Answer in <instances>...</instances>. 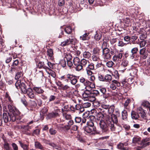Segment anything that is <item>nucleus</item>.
Here are the masks:
<instances>
[{"instance_id": "1", "label": "nucleus", "mask_w": 150, "mask_h": 150, "mask_svg": "<svg viewBox=\"0 0 150 150\" xmlns=\"http://www.w3.org/2000/svg\"><path fill=\"white\" fill-rule=\"evenodd\" d=\"M8 108L9 111L8 115L5 112L3 113L2 115H0V126L2 125L3 122L6 123L10 121L14 122L18 118L19 114L18 110L10 105H8Z\"/></svg>"}, {"instance_id": "2", "label": "nucleus", "mask_w": 150, "mask_h": 150, "mask_svg": "<svg viewBox=\"0 0 150 150\" xmlns=\"http://www.w3.org/2000/svg\"><path fill=\"white\" fill-rule=\"evenodd\" d=\"M97 93H98L97 91H95L91 92L88 91H85L82 95L84 100L93 102L96 100L95 97Z\"/></svg>"}, {"instance_id": "3", "label": "nucleus", "mask_w": 150, "mask_h": 150, "mask_svg": "<svg viewBox=\"0 0 150 150\" xmlns=\"http://www.w3.org/2000/svg\"><path fill=\"white\" fill-rule=\"evenodd\" d=\"M105 120L111 131L115 130L114 124L117 123V116L114 114H112L111 118L107 115L105 117Z\"/></svg>"}, {"instance_id": "4", "label": "nucleus", "mask_w": 150, "mask_h": 150, "mask_svg": "<svg viewBox=\"0 0 150 150\" xmlns=\"http://www.w3.org/2000/svg\"><path fill=\"white\" fill-rule=\"evenodd\" d=\"M15 86L17 89H20L23 93H25L27 89L24 83L21 82L20 80H18L15 83Z\"/></svg>"}, {"instance_id": "5", "label": "nucleus", "mask_w": 150, "mask_h": 150, "mask_svg": "<svg viewBox=\"0 0 150 150\" xmlns=\"http://www.w3.org/2000/svg\"><path fill=\"white\" fill-rule=\"evenodd\" d=\"M110 52V50L108 48L105 47L103 48L102 57L103 60H105L110 58L111 55Z\"/></svg>"}, {"instance_id": "6", "label": "nucleus", "mask_w": 150, "mask_h": 150, "mask_svg": "<svg viewBox=\"0 0 150 150\" xmlns=\"http://www.w3.org/2000/svg\"><path fill=\"white\" fill-rule=\"evenodd\" d=\"M88 126L85 127L84 130L87 131L88 130L90 131H96V128L94 126V123L92 120H90L87 122Z\"/></svg>"}, {"instance_id": "7", "label": "nucleus", "mask_w": 150, "mask_h": 150, "mask_svg": "<svg viewBox=\"0 0 150 150\" xmlns=\"http://www.w3.org/2000/svg\"><path fill=\"white\" fill-rule=\"evenodd\" d=\"M73 61L74 64L75 66V68L76 71H79L82 69V66L80 64L81 61L79 58H74Z\"/></svg>"}, {"instance_id": "8", "label": "nucleus", "mask_w": 150, "mask_h": 150, "mask_svg": "<svg viewBox=\"0 0 150 150\" xmlns=\"http://www.w3.org/2000/svg\"><path fill=\"white\" fill-rule=\"evenodd\" d=\"M139 54L140 59L142 60L146 59L148 55L147 51L145 48H143L140 50Z\"/></svg>"}, {"instance_id": "9", "label": "nucleus", "mask_w": 150, "mask_h": 150, "mask_svg": "<svg viewBox=\"0 0 150 150\" xmlns=\"http://www.w3.org/2000/svg\"><path fill=\"white\" fill-rule=\"evenodd\" d=\"M149 140V139L148 138H146L142 140L139 147L140 149H142L149 145L150 144V142H148Z\"/></svg>"}, {"instance_id": "10", "label": "nucleus", "mask_w": 150, "mask_h": 150, "mask_svg": "<svg viewBox=\"0 0 150 150\" xmlns=\"http://www.w3.org/2000/svg\"><path fill=\"white\" fill-rule=\"evenodd\" d=\"M122 54L121 52H120L113 56L112 59L115 62L120 61L122 57Z\"/></svg>"}, {"instance_id": "11", "label": "nucleus", "mask_w": 150, "mask_h": 150, "mask_svg": "<svg viewBox=\"0 0 150 150\" xmlns=\"http://www.w3.org/2000/svg\"><path fill=\"white\" fill-rule=\"evenodd\" d=\"M59 112L60 111L59 110H57L54 112H52L49 113L48 115V116L50 118L56 117L59 116Z\"/></svg>"}, {"instance_id": "12", "label": "nucleus", "mask_w": 150, "mask_h": 150, "mask_svg": "<svg viewBox=\"0 0 150 150\" xmlns=\"http://www.w3.org/2000/svg\"><path fill=\"white\" fill-rule=\"evenodd\" d=\"M26 93L28 97L30 98L33 99L35 97V95L33 92L32 89L30 88H28L26 90V92L25 93Z\"/></svg>"}, {"instance_id": "13", "label": "nucleus", "mask_w": 150, "mask_h": 150, "mask_svg": "<svg viewBox=\"0 0 150 150\" xmlns=\"http://www.w3.org/2000/svg\"><path fill=\"white\" fill-rule=\"evenodd\" d=\"M99 125L100 128L103 130L106 131L108 129V127L106 123L102 120H100L99 122Z\"/></svg>"}, {"instance_id": "14", "label": "nucleus", "mask_w": 150, "mask_h": 150, "mask_svg": "<svg viewBox=\"0 0 150 150\" xmlns=\"http://www.w3.org/2000/svg\"><path fill=\"white\" fill-rule=\"evenodd\" d=\"M141 141V138L138 136H136L133 138L132 139V143L139 145Z\"/></svg>"}, {"instance_id": "15", "label": "nucleus", "mask_w": 150, "mask_h": 150, "mask_svg": "<svg viewBox=\"0 0 150 150\" xmlns=\"http://www.w3.org/2000/svg\"><path fill=\"white\" fill-rule=\"evenodd\" d=\"M47 55L49 59L53 60L54 59L53 50L51 49H48L47 51Z\"/></svg>"}, {"instance_id": "16", "label": "nucleus", "mask_w": 150, "mask_h": 150, "mask_svg": "<svg viewBox=\"0 0 150 150\" xmlns=\"http://www.w3.org/2000/svg\"><path fill=\"white\" fill-rule=\"evenodd\" d=\"M79 81L80 82L83 83L84 85H89L91 84V82L87 80H85L83 77H81L79 78Z\"/></svg>"}, {"instance_id": "17", "label": "nucleus", "mask_w": 150, "mask_h": 150, "mask_svg": "<svg viewBox=\"0 0 150 150\" xmlns=\"http://www.w3.org/2000/svg\"><path fill=\"white\" fill-rule=\"evenodd\" d=\"M30 128V127L28 125H17L15 126V128L16 130H17L18 129H23L25 130H29V129Z\"/></svg>"}, {"instance_id": "18", "label": "nucleus", "mask_w": 150, "mask_h": 150, "mask_svg": "<svg viewBox=\"0 0 150 150\" xmlns=\"http://www.w3.org/2000/svg\"><path fill=\"white\" fill-rule=\"evenodd\" d=\"M73 122L72 120H70L68 123V125H61L60 127L64 130H67L69 128V126L73 124Z\"/></svg>"}, {"instance_id": "19", "label": "nucleus", "mask_w": 150, "mask_h": 150, "mask_svg": "<svg viewBox=\"0 0 150 150\" xmlns=\"http://www.w3.org/2000/svg\"><path fill=\"white\" fill-rule=\"evenodd\" d=\"M80 64L82 66V69L83 67H85L87 66L89 62L88 60H86L85 59H82L81 60Z\"/></svg>"}, {"instance_id": "20", "label": "nucleus", "mask_w": 150, "mask_h": 150, "mask_svg": "<svg viewBox=\"0 0 150 150\" xmlns=\"http://www.w3.org/2000/svg\"><path fill=\"white\" fill-rule=\"evenodd\" d=\"M131 115L132 118L134 119H139V115L138 113H137L134 111H132L131 113Z\"/></svg>"}, {"instance_id": "21", "label": "nucleus", "mask_w": 150, "mask_h": 150, "mask_svg": "<svg viewBox=\"0 0 150 150\" xmlns=\"http://www.w3.org/2000/svg\"><path fill=\"white\" fill-rule=\"evenodd\" d=\"M89 33H86L81 36H80V39L82 41L87 40H88L89 38L88 37Z\"/></svg>"}, {"instance_id": "22", "label": "nucleus", "mask_w": 150, "mask_h": 150, "mask_svg": "<svg viewBox=\"0 0 150 150\" xmlns=\"http://www.w3.org/2000/svg\"><path fill=\"white\" fill-rule=\"evenodd\" d=\"M138 50V48L137 47H134L131 50V52L132 54V55L130 57V58L131 59H133L134 58V54H136Z\"/></svg>"}, {"instance_id": "23", "label": "nucleus", "mask_w": 150, "mask_h": 150, "mask_svg": "<svg viewBox=\"0 0 150 150\" xmlns=\"http://www.w3.org/2000/svg\"><path fill=\"white\" fill-rule=\"evenodd\" d=\"M33 89L35 92L38 94L42 93L44 92V91L40 87H34Z\"/></svg>"}, {"instance_id": "24", "label": "nucleus", "mask_w": 150, "mask_h": 150, "mask_svg": "<svg viewBox=\"0 0 150 150\" xmlns=\"http://www.w3.org/2000/svg\"><path fill=\"white\" fill-rule=\"evenodd\" d=\"M64 30L65 33L68 34H71L72 31L71 27L70 26L66 27Z\"/></svg>"}, {"instance_id": "25", "label": "nucleus", "mask_w": 150, "mask_h": 150, "mask_svg": "<svg viewBox=\"0 0 150 150\" xmlns=\"http://www.w3.org/2000/svg\"><path fill=\"white\" fill-rule=\"evenodd\" d=\"M35 146L36 149H43L42 146L38 142H35Z\"/></svg>"}, {"instance_id": "26", "label": "nucleus", "mask_w": 150, "mask_h": 150, "mask_svg": "<svg viewBox=\"0 0 150 150\" xmlns=\"http://www.w3.org/2000/svg\"><path fill=\"white\" fill-rule=\"evenodd\" d=\"M21 69H19L16 73L15 78L16 80L18 79L22 75Z\"/></svg>"}, {"instance_id": "27", "label": "nucleus", "mask_w": 150, "mask_h": 150, "mask_svg": "<svg viewBox=\"0 0 150 150\" xmlns=\"http://www.w3.org/2000/svg\"><path fill=\"white\" fill-rule=\"evenodd\" d=\"M89 115V113L88 112H85L83 115V119L82 120L83 123H85L86 121V118H87Z\"/></svg>"}, {"instance_id": "28", "label": "nucleus", "mask_w": 150, "mask_h": 150, "mask_svg": "<svg viewBox=\"0 0 150 150\" xmlns=\"http://www.w3.org/2000/svg\"><path fill=\"white\" fill-rule=\"evenodd\" d=\"M91 54L88 52H83V56L84 58H89L91 56Z\"/></svg>"}, {"instance_id": "29", "label": "nucleus", "mask_w": 150, "mask_h": 150, "mask_svg": "<svg viewBox=\"0 0 150 150\" xmlns=\"http://www.w3.org/2000/svg\"><path fill=\"white\" fill-rule=\"evenodd\" d=\"M70 44V41H69V39H68L63 42H62L61 43V45L62 46H64Z\"/></svg>"}, {"instance_id": "30", "label": "nucleus", "mask_w": 150, "mask_h": 150, "mask_svg": "<svg viewBox=\"0 0 150 150\" xmlns=\"http://www.w3.org/2000/svg\"><path fill=\"white\" fill-rule=\"evenodd\" d=\"M104 79L105 81L109 82L111 81L112 79V77L110 75L107 74L105 75L104 77Z\"/></svg>"}, {"instance_id": "31", "label": "nucleus", "mask_w": 150, "mask_h": 150, "mask_svg": "<svg viewBox=\"0 0 150 150\" xmlns=\"http://www.w3.org/2000/svg\"><path fill=\"white\" fill-rule=\"evenodd\" d=\"M87 66L86 67V70H93L94 69V64L92 63H89Z\"/></svg>"}, {"instance_id": "32", "label": "nucleus", "mask_w": 150, "mask_h": 150, "mask_svg": "<svg viewBox=\"0 0 150 150\" xmlns=\"http://www.w3.org/2000/svg\"><path fill=\"white\" fill-rule=\"evenodd\" d=\"M93 83L92 82H91V84L89 85H85V91H90L93 88Z\"/></svg>"}, {"instance_id": "33", "label": "nucleus", "mask_w": 150, "mask_h": 150, "mask_svg": "<svg viewBox=\"0 0 150 150\" xmlns=\"http://www.w3.org/2000/svg\"><path fill=\"white\" fill-rule=\"evenodd\" d=\"M19 143L21 147L24 150L28 149V146L26 144H23L21 142L19 141Z\"/></svg>"}, {"instance_id": "34", "label": "nucleus", "mask_w": 150, "mask_h": 150, "mask_svg": "<svg viewBox=\"0 0 150 150\" xmlns=\"http://www.w3.org/2000/svg\"><path fill=\"white\" fill-rule=\"evenodd\" d=\"M122 119L124 120L126 119L127 116V111L125 110H124L122 112Z\"/></svg>"}, {"instance_id": "35", "label": "nucleus", "mask_w": 150, "mask_h": 150, "mask_svg": "<svg viewBox=\"0 0 150 150\" xmlns=\"http://www.w3.org/2000/svg\"><path fill=\"white\" fill-rule=\"evenodd\" d=\"M138 114L139 115V119L140 120L141 117L142 118L144 119L146 117V114L145 111L140 112L138 113Z\"/></svg>"}, {"instance_id": "36", "label": "nucleus", "mask_w": 150, "mask_h": 150, "mask_svg": "<svg viewBox=\"0 0 150 150\" xmlns=\"http://www.w3.org/2000/svg\"><path fill=\"white\" fill-rule=\"evenodd\" d=\"M146 43V40H143L139 43V47L140 48H142L144 47Z\"/></svg>"}, {"instance_id": "37", "label": "nucleus", "mask_w": 150, "mask_h": 150, "mask_svg": "<svg viewBox=\"0 0 150 150\" xmlns=\"http://www.w3.org/2000/svg\"><path fill=\"white\" fill-rule=\"evenodd\" d=\"M114 64V63L111 61H109L106 63V66L108 67H112Z\"/></svg>"}, {"instance_id": "38", "label": "nucleus", "mask_w": 150, "mask_h": 150, "mask_svg": "<svg viewBox=\"0 0 150 150\" xmlns=\"http://www.w3.org/2000/svg\"><path fill=\"white\" fill-rule=\"evenodd\" d=\"M124 144H123V143H120L119 144L117 145V147L118 149H120L123 150H126V149H125L124 147Z\"/></svg>"}, {"instance_id": "39", "label": "nucleus", "mask_w": 150, "mask_h": 150, "mask_svg": "<svg viewBox=\"0 0 150 150\" xmlns=\"http://www.w3.org/2000/svg\"><path fill=\"white\" fill-rule=\"evenodd\" d=\"M75 76L73 74H67L66 75V78L68 79L70 81H71V80Z\"/></svg>"}, {"instance_id": "40", "label": "nucleus", "mask_w": 150, "mask_h": 150, "mask_svg": "<svg viewBox=\"0 0 150 150\" xmlns=\"http://www.w3.org/2000/svg\"><path fill=\"white\" fill-rule=\"evenodd\" d=\"M65 57L66 58L67 61L72 60V56L69 53L66 54L65 56Z\"/></svg>"}, {"instance_id": "41", "label": "nucleus", "mask_w": 150, "mask_h": 150, "mask_svg": "<svg viewBox=\"0 0 150 150\" xmlns=\"http://www.w3.org/2000/svg\"><path fill=\"white\" fill-rule=\"evenodd\" d=\"M69 39V41H70V44H74L76 41V39L73 36H71V37H70Z\"/></svg>"}, {"instance_id": "42", "label": "nucleus", "mask_w": 150, "mask_h": 150, "mask_svg": "<svg viewBox=\"0 0 150 150\" xmlns=\"http://www.w3.org/2000/svg\"><path fill=\"white\" fill-rule=\"evenodd\" d=\"M100 52V49L98 47L94 48L93 50V52L94 54H98Z\"/></svg>"}, {"instance_id": "43", "label": "nucleus", "mask_w": 150, "mask_h": 150, "mask_svg": "<svg viewBox=\"0 0 150 150\" xmlns=\"http://www.w3.org/2000/svg\"><path fill=\"white\" fill-rule=\"evenodd\" d=\"M128 61L127 60H123L121 63V66L125 67L127 66L128 64Z\"/></svg>"}, {"instance_id": "44", "label": "nucleus", "mask_w": 150, "mask_h": 150, "mask_svg": "<svg viewBox=\"0 0 150 150\" xmlns=\"http://www.w3.org/2000/svg\"><path fill=\"white\" fill-rule=\"evenodd\" d=\"M142 105L143 106L146 108H150V104L148 101H146L143 102Z\"/></svg>"}, {"instance_id": "45", "label": "nucleus", "mask_w": 150, "mask_h": 150, "mask_svg": "<svg viewBox=\"0 0 150 150\" xmlns=\"http://www.w3.org/2000/svg\"><path fill=\"white\" fill-rule=\"evenodd\" d=\"M101 37L100 33H96L94 36V38L96 40H98L100 39Z\"/></svg>"}, {"instance_id": "46", "label": "nucleus", "mask_w": 150, "mask_h": 150, "mask_svg": "<svg viewBox=\"0 0 150 150\" xmlns=\"http://www.w3.org/2000/svg\"><path fill=\"white\" fill-rule=\"evenodd\" d=\"M114 107L113 106H111L108 109V112L110 114H112L114 111Z\"/></svg>"}, {"instance_id": "47", "label": "nucleus", "mask_w": 150, "mask_h": 150, "mask_svg": "<svg viewBox=\"0 0 150 150\" xmlns=\"http://www.w3.org/2000/svg\"><path fill=\"white\" fill-rule=\"evenodd\" d=\"M21 101L23 104L25 105L26 106L27 104V103L25 99V97L24 96H23L21 98Z\"/></svg>"}, {"instance_id": "48", "label": "nucleus", "mask_w": 150, "mask_h": 150, "mask_svg": "<svg viewBox=\"0 0 150 150\" xmlns=\"http://www.w3.org/2000/svg\"><path fill=\"white\" fill-rule=\"evenodd\" d=\"M97 117H98V120H100V119L101 120H102V118H103L104 117V115L102 113L100 112L99 113H98Z\"/></svg>"}, {"instance_id": "49", "label": "nucleus", "mask_w": 150, "mask_h": 150, "mask_svg": "<svg viewBox=\"0 0 150 150\" xmlns=\"http://www.w3.org/2000/svg\"><path fill=\"white\" fill-rule=\"evenodd\" d=\"M47 109L46 108L44 107L40 112V114L41 115L42 114V115H43L45 113H46L47 112Z\"/></svg>"}, {"instance_id": "50", "label": "nucleus", "mask_w": 150, "mask_h": 150, "mask_svg": "<svg viewBox=\"0 0 150 150\" xmlns=\"http://www.w3.org/2000/svg\"><path fill=\"white\" fill-rule=\"evenodd\" d=\"M112 83L115 84L116 86H120V83L117 81L116 80H113L112 81Z\"/></svg>"}, {"instance_id": "51", "label": "nucleus", "mask_w": 150, "mask_h": 150, "mask_svg": "<svg viewBox=\"0 0 150 150\" xmlns=\"http://www.w3.org/2000/svg\"><path fill=\"white\" fill-rule=\"evenodd\" d=\"M19 69H21L20 67L17 68V67H11V71L12 73H13L15 71H18Z\"/></svg>"}, {"instance_id": "52", "label": "nucleus", "mask_w": 150, "mask_h": 150, "mask_svg": "<svg viewBox=\"0 0 150 150\" xmlns=\"http://www.w3.org/2000/svg\"><path fill=\"white\" fill-rule=\"evenodd\" d=\"M76 76H75L71 81V83L73 85H74L75 84L77 81V79H76Z\"/></svg>"}, {"instance_id": "53", "label": "nucleus", "mask_w": 150, "mask_h": 150, "mask_svg": "<svg viewBox=\"0 0 150 150\" xmlns=\"http://www.w3.org/2000/svg\"><path fill=\"white\" fill-rule=\"evenodd\" d=\"M92 58L93 61H98L100 60L98 56L95 55H93L92 56Z\"/></svg>"}, {"instance_id": "54", "label": "nucleus", "mask_w": 150, "mask_h": 150, "mask_svg": "<svg viewBox=\"0 0 150 150\" xmlns=\"http://www.w3.org/2000/svg\"><path fill=\"white\" fill-rule=\"evenodd\" d=\"M91 105L89 103H86L83 104L82 106L83 107L85 108L89 107Z\"/></svg>"}, {"instance_id": "55", "label": "nucleus", "mask_w": 150, "mask_h": 150, "mask_svg": "<svg viewBox=\"0 0 150 150\" xmlns=\"http://www.w3.org/2000/svg\"><path fill=\"white\" fill-rule=\"evenodd\" d=\"M72 100L76 103H77L78 102H80V101L77 97L76 98H72Z\"/></svg>"}, {"instance_id": "56", "label": "nucleus", "mask_w": 150, "mask_h": 150, "mask_svg": "<svg viewBox=\"0 0 150 150\" xmlns=\"http://www.w3.org/2000/svg\"><path fill=\"white\" fill-rule=\"evenodd\" d=\"M130 100L129 99H127L125 101L124 103V107L126 108L128 105L129 103L130 102Z\"/></svg>"}, {"instance_id": "57", "label": "nucleus", "mask_w": 150, "mask_h": 150, "mask_svg": "<svg viewBox=\"0 0 150 150\" xmlns=\"http://www.w3.org/2000/svg\"><path fill=\"white\" fill-rule=\"evenodd\" d=\"M56 96L53 95H51L50 96L49 99V102L54 101L56 98Z\"/></svg>"}, {"instance_id": "58", "label": "nucleus", "mask_w": 150, "mask_h": 150, "mask_svg": "<svg viewBox=\"0 0 150 150\" xmlns=\"http://www.w3.org/2000/svg\"><path fill=\"white\" fill-rule=\"evenodd\" d=\"M64 4V0H59L58 4L59 6H62Z\"/></svg>"}, {"instance_id": "59", "label": "nucleus", "mask_w": 150, "mask_h": 150, "mask_svg": "<svg viewBox=\"0 0 150 150\" xmlns=\"http://www.w3.org/2000/svg\"><path fill=\"white\" fill-rule=\"evenodd\" d=\"M44 62H40L38 64V67L40 68H44L45 67L44 66Z\"/></svg>"}, {"instance_id": "60", "label": "nucleus", "mask_w": 150, "mask_h": 150, "mask_svg": "<svg viewBox=\"0 0 150 150\" xmlns=\"http://www.w3.org/2000/svg\"><path fill=\"white\" fill-rule=\"evenodd\" d=\"M60 63L63 67H64L66 65V62L65 59H63L60 62Z\"/></svg>"}, {"instance_id": "61", "label": "nucleus", "mask_w": 150, "mask_h": 150, "mask_svg": "<svg viewBox=\"0 0 150 150\" xmlns=\"http://www.w3.org/2000/svg\"><path fill=\"white\" fill-rule=\"evenodd\" d=\"M4 148L6 150H8L10 149L8 144L7 143H5L4 145Z\"/></svg>"}, {"instance_id": "62", "label": "nucleus", "mask_w": 150, "mask_h": 150, "mask_svg": "<svg viewBox=\"0 0 150 150\" xmlns=\"http://www.w3.org/2000/svg\"><path fill=\"white\" fill-rule=\"evenodd\" d=\"M110 89L112 90H115L116 88V85L115 84L111 83L110 85Z\"/></svg>"}, {"instance_id": "63", "label": "nucleus", "mask_w": 150, "mask_h": 150, "mask_svg": "<svg viewBox=\"0 0 150 150\" xmlns=\"http://www.w3.org/2000/svg\"><path fill=\"white\" fill-rule=\"evenodd\" d=\"M50 76H51L54 78L56 76V74L55 72L52 71H51L50 73H48Z\"/></svg>"}, {"instance_id": "64", "label": "nucleus", "mask_w": 150, "mask_h": 150, "mask_svg": "<svg viewBox=\"0 0 150 150\" xmlns=\"http://www.w3.org/2000/svg\"><path fill=\"white\" fill-rule=\"evenodd\" d=\"M12 145L14 150H18V146L16 144L13 143L12 144Z\"/></svg>"}]
</instances>
